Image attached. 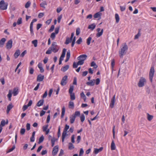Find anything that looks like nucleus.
I'll use <instances>...</instances> for the list:
<instances>
[{"label": "nucleus", "mask_w": 156, "mask_h": 156, "mask_svg": "<svg viewBox=\"0 0 156 156\" xmlns=\"http://www.w3.org/2000/svg\"><path fill=\"white\" fill-rule=\"evenodd\" d=\"M95 80L93 79L91 80L89 82H87L86 83L87 85L90 86H93L95 84Z\"/></svg>", "instance_id": "4468645a"}, {"label": "nucleus", "mask_w": 156, "mask_h": 156, "mask_svg": "<svg viewBox=\"0 0 156 156\" xmlns=\"http://www.w3.org/2000/svg\"><path fill=\"white\" fill-rule=\"evenodd\" d=\"M103 147H101L99 149L95 148L94 150V153L95 154H98L99 152L101 151L103 149Z\"/></svg>", "instance_id": "f3484780"}, {"label": "nucleus", "mask_w": 156, "mask_h": 156, "mask_svg": "<svg viewBox=\"0 0 156 156\" xmlns=\"http://www.w3.org/2000/svg\"><path fill=\"white\" fill-rule=\"evenodd\" d=\"M71 41H71L70 40V39L69 38H67L65 43L66 44H68Z\"/></svg>", "instance_id": "c03bdc74"}, {"label": "nucleus", "mask_w": 156, "mask_h": 156, "mask_svg": "<svg viewBox=\"0 0 156 156\" xmlns=\"http://www.w3.org/2000/svg\"><path fill=\"white\" fill-rule=\"evenodd\" d=\"M101 13L100 12H98L94 14V17L95 18H98L101 16Z\"/></svg>", "instance_id": "bb28decb"}, {"label": "nucleus", "mask_w": 156, "mask_h": 156, "mask_svg": "<svg viewBox=\"0 0 156 156\" xmlns=\"http://www.w3.org/2000/svg\"><path fill=\"white\" fill-rule=\"evenodd\" d=\"M5 124V120H2L1 122L0 126L2 127V126H4Z\"/></svg>", "instance_id": "e433bc0d"}, {"label": "nucleus", "mask_w": 156, "mask_h": 156, "mask_svg": "<svg viewBox=\"0 0 156 156\" xmlns=\"http://www.w3.org/2000/svg\"><path fill=\"white\" fill-rule=\"evenodd\" d=\"M47 5V3L45 2H44L40 4V6L41 7L45 9V5Z\"/></svg>", "instance_id": "4c0bfd02"}, {"label": "nucleus", "mask_w": 156, "mask_h": 156, "mask_svg": "<svg viewBox=\"0 0 156 156\" xmlns=\"http://www.w3.org/2000/svg\"><path fill=\"white\" fill-rule=\"evenodd\" d=\"M67 135V131H63V133H62V142H63L64 141V139L66 137V136Z\"/></svg>", "instance_id": "6ab92c4d"}, {"label": "nucleus", "mask_w": 156, "mask_h": 156, "mask_svg": "<svg viewBox=\"0 0 156 156\" xmlns=\"http://www.w3.org/2000/svg\"><path fill=\"white\" fill-rule=\"evenodd\" d=\"M30 1H28L27 2V3L25 5V7L26 8H28L30 7Z\"/></svg>", "instance_id": "58836bf2"}, {"label": "nucleus", "mask_w": 156, "mask_h": 156, "mask_svg": "<svg viewBox=\"0 0 156 156\" xmlns=\"http://www.w3.org/2000/svg\"><path fill=\"white\" fill-rule=\"evenodd\" d=\"M75 116H74L73 115L70 117V122L71 124L73 123L75 119Z\"/></svg>", "instance_id": "5701e85b"}, {"label": "nucleus", "mask_w": 156, "mask_h": 156, "mask_svg": "<svg viewBox=\"0 0 156 156\" xmlns=\"http://www.w3.org/2000/svg\"><path fill=\"white\" fill-rule=\"evenodd\" d=\"M69 108H74V103L72 101H70L69 102Z\"/></svg>", "instance_id": "b1692460"}, {"label": "nucleus", "mask_w": 156, "mask_h": 156, "mask_svg": "<svg viewBox=\"0 0 156 156\" xmlns=\"http://www.w3.org/2000/svg\"><path fill=\"white\" fill-rule=\"evenodd\" d=\"M115 17L116 23H118L119 21V17L118 14H116L115 15Z\"/></svg>", "instance_id": "2f4dec72"}, {"label": "nucleus", "mask_w": 156, "mask_h": 156, "mask_svg": "<svg viewBox=\"0 0 156 156\" xmlns=\"http://www.w3.org/2000/svg\"><path fill=\"white\" fill-rule=\"evenodd\" d=\"M45 113V111L43 110H42L41 111L40 113V116H42L44 115Z\"/></svg>", "instance_id": "774afa93"}, {"label": "nucleus", "mask_w": 156, "mask_h": 156, "mask_svg": "<svg viewBox=\"0 0 156 156\" xmlns=\"http://www.w3.org/2000/svg\"><path fill=\"white\" fill-rule=\"evenodd\" d=\"M60 127L59 126L58 127V138L60 137Z\"/></svg>", "instance_id": "13d9d810"}, {"label": "nucleus", "mask_w": 156, "mask_h": 156, "mask_svg": "<svg viewBox=\"0 0 156 156\" xmlns=\"http://www.w3.org/2000/svg\"><path fill=\"white\" fill-rule=\"evenodd\" d=\"M53 89L52 88L50 90H49V93H48V96L49 97H51V94H52V93L53 92Z\"/></svg>", "instance_id": "e2e57ef3"}, {"label": "nucleus", "mask_w": 156, "mask_h": 156, "mask_svg": "<svg viewBox=\"0 0 156 156\" xmlns=\"http://www.w3.org/2000/svg\"><path fill=\"white\" fill-rule=\"evenodd\" d=\"M22 23V18H19L18 20L17 21V23L18 25H20Z\"/></svg>", "instance_id": "79ce46f5"}, {"label": "nucleus", "mask_w": 156, "mask_h": 156, "mask_svg": "<svg viewBox=\"0 0 156 156\" xmlns=\"http://www.w3.org/2000/svg\"><path fill=\"white\" fill-rule=\"evenodd\" d=\"M73 115L74 116H75V117L76 116H79L80 115V112L79 111H76L74 114H73Z\"/></svg>", "instance_id": "f704fd0d"}, {"label": "nucleus", "mask_w": 156, "mask_h": 156, "mask_svg": "<svg viewBox=\"0 0 156 156\" xmlns=\"http://www.w3.org/2000/svg\"><path fill=\"white\" fill-rule=\"evenodd\" d=\"M48 125L47 124V125H45L44 126H43V131H45L46 130H47L48 129L47 128H48Z\"/></svg>", "instance_id": "864d4df0"}, {"label": "nucleus", "mask_w": 156, "mask_h": 156, "mask_svg": "<svg viewBox=\"0 0 156 156\" xmlns=\"http://www.w3.org/2000/svg\"><path fill=\"white\" fill-rule=\"evenodd\" d=\"M75 135H73L71 136V142L72 143H74L75 142Z\"/></svg>", "instance_id": "69168bd1"}, {"label": "nucleus", "mask_w": 156, "mask_h": 156, "mask_svg": "<svg viewBox=\"0 0 156 156\" xmlns=\"http://www.w3.org/2000/svg\"><path fill=\"white\" fill-rule=\"evenodd\" d=\"M82 42V38L80 37L78 40H77L76 42V43L78 44H80Z\"/></svg>", "instance_id": "a19ab883"}, {"label": "nucleus", "mask_w": 156, "mask_h": 156, "mask_svg": "<svg viewBox=\"0 0 156 156\" xmlns=\"http://www.w3.org/2000/svg\"><path fill=\"white\" fill-rule=\"evenodd\" d=\"M69 128V125H66L65 128L64 129V131L67 132L68 129Z\"/></svg>", "instance_id": "680f3d73"}, {"label": "nucleus", "mask_w": 156, "mask_h": 156, "mask_svg": "<svg viewBox=\"0 0 156 156\" xmlns=\"http://www.w3.org/2000/svg\"><path fill=\"white\" fill-rule=\"evenodd\" d=\"M13 107V106L12 103L10 104L7 106L6 110V112L7 114L9 113V111Z\"/></svg>", "instance_id": "2eb2a0df"}, {"label": "nucleus", "mask_w": 156, "mask_h": 156, "mask_svg": "<svg viewBox=\"0 0 156 156\" xmlns=\"http://www.w3.org/2000/svg\"><path fill=\"white\" fill-rule=\"evenodd\" d=\"M70 51L69 50L67 52L66 58H70Z\"/></svg>", "instance_id": "603ef678"}, {"label": "nucleus", "mask_w": 156, "mask_h": 156, "mask_svg": "<svg viewBox=\"0 0 156 156\" xmlns=\"http://www.w3.org/2000/svg\"><path fill=\"white\" fill-rule=\"evenodd\" d=\"M147 119L149 121H151L153 118V116L152 115H150L149 113H147Z\"/></svg>", "instance_id": "cd10ccee"}, {"label": "nucleus", "mask_w": 156, "mask_h": 156, "mask_svg": "<svg viewBox=\"0 0 156 156\" xmlns=\"http://www.w3.org/2000/svg\"><path fill=\"white\" fill-rule=\"evenodd\" d=\"M32 43L34 45L35 47H36L37 46V40H35L32 41Z\"/></svg>", "instance_id": "473e14b6"}, {"label": "nucleus", "mask_w": 156, "mask_h": 156, "mask_svg": "<svg viewBox=\"0 0 156 156\" xmlns=\"http://www.w3.org/2000/svg\"><path fill=\"white\" fill-rule=\"evenodd\" d=\"M115 102V98H112L109 105V107L112 108H113Z\"/></svg>", "instance_id": "f8f14e48"}, {"label": "nucleus", "mask_w": 156, "mask_h": 156, "mask_svg": "<svg viewBox=\"0 0 156 156\" xmlns=\"http://www.w3.org/2000/svg\"><path fill=\"white\" fill-rule=\"evenodd\" d=\"M6 41V39L5 38H2L0 41V47H3L5 42Z\"/></svg>", "instance_id": "dca6fc26"}, {"label": "nucleus", "mask_w": 156, "mask_h": 156, "mask_svg": "<svg viewBox=\"0 0 156 156\" xmlns=\"http://www.w3.org/2000/svg\"><path fill=\"white\" fill-rule=\"evenodd\" d=\"M59 27H56L55 28V33L56 34H58V32H59Z\"/></svg>", "instance_id": "052dcab7"}, {"label": "nucleus", "mask_w": 156, "mask_h": 156, "mask_svg": "<svg viewBox=\"0 0 156 156\" xmlns=\"http://www.w3.org/2000/svg\"><path fill=\"white\" fill-rule=\"evenodd\" d=\"M73 89H74V87L73 86H71L70 87L69 89V93H71L73 92Z\"/></svg>", "instance_id": "de8ad7c7"}, {"label": "nucleus", "mask_w": 156, "mask_h": 156, "mask_svg": "<svg viewBox=\"0 0 156 156\" xmlns=\"http://www.w3.org/2000/svg\"><path fill=\"white\" fill-rule=\"evenodd\" d=\"M87 57V56L85 54H83L80 55L77 57V59L79 60L78 61V65H82L84 62V61L85 60Z\"/></svg>", "instance_id": "20e7f679"}, {"label": "nucleus", "mask_w": 156, "mask_h": 156, "mask_svg": "<svg viewBox=\"0 0 156 156\" xmlns=\"http://www.w3.org/2000/svg\"><path fill=\"white\" fill-rule=\"evenodd\" d=\"M154 73V67L153 66H152L151 68L149 74L150 80L151 82H152L153 81V78Z\"/></svg>", "instance_id": "423d86ee"}, {"label": "nucleus", "mask_w": 156, "mask_h": 156, "mask_svg": "<svg viewBox=\"0 0 156 156\" xmlns=\"http://www.w3.org/2000/svg\"><path fill=\"white\" fill-rule=\"evenodd\" d=\"M96 27V25L95 23H93L89 25L88 27L89 29H90L91 30H93Z\"/></svg>", "instance_id": "a211bd4d"}, {"label": "nucleus", "mask_w": 156, "mask_h": 156, "mask_svg": "<svg viewBox=\"0 0 156 156\" xmlns=\"http://www.w3.org/2000/svg\"><path fill=\"white\" fill-rule=\"evenodd\" d=\"M65 107H63L62 109V114H61V117L62 118H63L64 116L65 113Z\"/></svg>", "instance_id": "7c9ffc66"}, {"label": "nucleus", "mask_w": 156, "mask_h": 156, "mask_svg": "<svg viewBox=\"0 0 156 156\" xmlns=\"http://www.w3.org/2000/svg\"><path fill=\"white\" fill-rule=\"evenodd\" d=\"M91 39L92 38L90 37H89L87 38V44L88 45H90Z\"/></svg>", "instance_id": "a18cd8bd"}, {"label": "nucleus", "mask_w": 156, "mask_h": 156, "mask_svg": "<svg viewBox=\"0 0 156 156\" xmlns=\"http://www.w3.org/2000/svg\"><path fill=\"white\" fill-rule=\"evenodd\" d=\"M66 48H64L63 50L62 54L61 55V57H63V58L65 57L66 55Z\"/></svg>", "instance_id": "c756f323"}, {"label": "nucleus", "mask_w": 156, "mask_h": 156, "mask_svg": "<svg viewBox=\"0 0 156 156\" xmlns=\"http://www.w3.org/2000/svg\"><path fill=\"white\" fill-rule=\"evenodd\" d=\"M122 48L119 51V56L121 58H122L123 55L126 54V51L128 49V47L126 43L122 44Z\"/></svg>", "instance_id": "f03ea898"}, {"label": "nucleus", "mask_w": 156, "mask_h": 156, "mask_svg": "<svg viewBox=\"0 0 156 156\" xmlns=\"http://www.w3.org/2000/svg\"><path fill=\"white\" fill-rule=\"evenodd\" d=\"M44 78V76L41 74H39L37 76V81L41 82L43 81Z\"/></svg>", "instance_id": "ddd939ff"}, {"label": "nucleus", "mask_w": 156, "mask_h": 156, "mask_svg": "<svg viewBox=\"0 0 156 156\" xmlns=\"http://www.w3.org/2000/svg\"><path fill=\"white\" fill-rule=\"evenodd\" d=\"M69 150H72L74 148L73 145L71 143H69Z\"/></svg>", "instance_id": "72a5a7b5"}, {"label": "nucleus", "mask_w": 156, "mask_h": 156, "mask_svg": "<svg viewBox=\"0 0 156 156\" xmlns=\"http://www.w3.org/2000/svg\"><path fill=\"white\" fill-rule=\"evenodd\" d=\"M28 106H27V105H24L22 108V109L23 111H25L28 108Z\"/></svg>", "instance_id": "338daca9"}, {"label": "nucleus", "mask_w": 156, "mask_h": 156, "mask_svg": "<svg viewBox=\"0 0 156 156\" xmlns=\"http://www.w3.org/2000/svg\"><path fill=\"white\" fill-rule=\"evenodd\" d=\"M44 103L43 100H41L39 101L37 103V104L36 105L38 107H40L43 105Z\"/></svg>", "instance_id": "412c9836"}, {"label": "nucleus", "mask_w": 156, "mask_h": 156, "mask_svg": "<svg viewBox=\"0 0 156 156\" xmlns=\"http://www.w3.org/2000/svg\"><path fill=\"white\" fill-rule=\"evenodd\" d=\"M19 93L18 89L17 87H15L13 90H9V93L7 95L8 98H11L12 94H13V96L16 95Z\"/></svg>", "instance_id": "7ed1b4c3"}, {"label": "nucleus", "mask_w": 156, "mask_h": 156, "mask_svg": "<svg viewBox=\"0 0 156 156\" xmlns=\"http://www.w3.org/2000/svg\"><path fill=\"white\" fill-rule=\"evenodd\" d=\"M69 66L68 65H66L65 66L62 67L61 69V70L63 72L66 71L67 69H69Z\"/></svg>", "instance_id": "4be33fe9"}, {"label": "nucleus", "mask_w": 156, "mask_h": 156, "mask_svg": "<svg viewBox=\"0 0 156 156\" xmlns=\"http://www.w3.org/2000/svg\"><path fill=\"white\" fill-rule=\"evenodd\" d=\"M57 140V139H56L55 137H53L51 139V142L52 147H53L55 145V142Z\"/></svg>", "instance_id": "393cba45"}, {"label": "nucleus", "mask_w": 156, "mask_h": 156, "mask_svg": "<svg viewBox=\"0 0 156 156\" xmlns=\"http://www.w3.org/2000/svg\"><path fill=\"white\" fill-rule=\"evenodd\" d=\"M97 30L98 32V33L96 34V37H98L102 35L103 32V29H102L101 31L100 32L99 31L101 30V29L98 28L97 29Z\"/></svg>", "instance_id": "9b49d317"}, {"label": "nucleus", "mask_w": 156, "mask_h": 156, "mask_svg": "<svg viewBox=\"0 0 156 156\" xmlns=\"http://www.w3.org/2000/svg\"><path fill=\"white\" fill-rule=\"evenodd\" d=\"M55 34H56L54 32H53L51 34L50 37L51 38H52V40L54 39L55 36Z\"/></svg>", "instance_id": "09e8293b"}, {"label": "nucleus", "mask_w": 156, "mask_h": 156, "mask_svg": "<svg viewBox=\"0 0 156 156\" xmlns=\"http://www.w3.org/2000/svg\"><path fill=\"white\" fill-rule=\"evenodd\" d=\"M83 153L84 151L83 148L80 149L79 156H81L83 154Z\"/></svg>", "instance_id": "4d7b16f0"}, {"label": "nucleus", "mask_w": 156, "mask_h": 156, "mask_svg": "<svg viewBox=\"0 0 156 156\" xmlns=\"http://www.w3.org/2000/svg\"><path fill=\"white\" fill-rule=\"evenodd\" d=\"M80 120L82 122H83L85 120V117L83 114H82L80 117Z\"/></svg>", "instance_id": "c9c22d12"}, {"label": "nucleus", "mask_w": 156, "mask_h": 156, "mask_svg": "<svg viewBox=\"0 0 156 156\" xmlns=\"http://www.w3.org/2000/svg\"><path fill=\"white\" fill-rule=\"evenodd\" d=\"M8 3H5L3 0L0 2V9L2 10H5L7 8Z\"/></svg>", "instance_id": "39448f33"}, {"label": "nucleus", "mask_w": 156, "mask_h": 156, "mask_svg": "<svg viewBox=\"0 0 156 156\" xmlns=\"http://www.w3.org/2000/svg\"><path fill=\"white\" fill-rule=\"evenodd\" d=\"M80 33V30L79 28H77L76 30V35H78Z\"/></svg>", "instance_id": "3c124183"}, {"label": "nucleus", "mask_w": 156, "mask_h": 156, "mask_svg": "<svg viewBox=\"0 0 156 156\" xmlns=\"http://www.w3.org/2000/svg\"><path fill=\"white\" fill-rule=\"evenodd\" d=\"M146 82V80L143 77H141L139 81L138 84L139 87H142L144 86V83Z\"/></svg>", "instance_id": "0eeeda50"}, {"label": "nucleus", "mask_w": 156, "mask_h": 156, "mask_svg": "<svg viewBox=\"0 0 156 156\" xmlns=\"http://www.w3.org/2000/svg\"><path fill=\"white\" fill-rule=\"evenodd\" d=\"M58 145H56L55 146L53 149L52 154L53 155H56L58 151Z\"/></svg>", "instance_id": "9d476101"}, {"label": "nucleus", "mask_w": 156, "mask_h": 156, "mask_svg": "<svg viewBox=\"0 0 156 156\" xmlns=\"http://www.w3.org/2000/svg\"><path fill=\"white\" fill-rule=\"evenodd\" d=\"M115 64V61L114 59L112 60L111 62V66L112 69H113Z\"/></svg>", "instance_id": "5fc2aeb1"}, {"label": "nucleus", "mask_w": 156, "mask_h": 156, "mask_svg": "<svg viewBox=\"0 0 156 156\" xmlns=\"http://www.w3.org/2000/svg\"><path fill=\"white\" fill-rule=\"evenodd\" d=\"M78 62L76 63L75 62H74L73 64V68H77L78 65H78Z\"/></svg>", "instance_id": "ea45409f"}, {"label": "nucleus", "mask_w": 156, "mask_h": 156, "mask_svg": "<svg viewBox=\"0 0 156 156\" xmlns=\"http://www.w3.org/2000/svg\"><path fill=\"white\" fill-rule=\"evenodd\" d=\"M59 49V48L56 44V43L55 42H52L51 45L48 50L46 51V54H50L53 51L54 53L57 52Z\"/></svg>", "instance_id": "f257e3e1"}, {"label": "nucleus", "mask_w": 156, "mask_h": 156, "mask_svg": "<svg viewBox=\"0 0 156 156\" xmlns=\"http://www.w3.org/2000/svg\"><path fill=\"white\" fill-rule=\"evenodd\" d=\"M16 147L15 145H13L11 148L9 149L8 151V152H9L12 151Z\"/></svg>", "instance_id": "8fccbe9b"}, {"label": "nucleus", "mask_w": 156, "mask_h": 156, "mask_svg": "<svg viewBox=\"0 0 156 156\" xmlns=\"http://www.w3.org/2000/svg\"><path fill=\"white\" fill-rule=\"evenodd\" d=\"M12 39L9 40L6 43V47L8 49H11L12 46Z\"/></svg>", "instance_id": "6e6552de"}, {"label": "nucleus", "mask_w": 156, "mask_h": 156, "mask_svg": "<svg viewBox=\"0 0 156 156\" xmlns=\"http://www.w3.org/2000/svg\"><path fill=\"white\" fill-rule=\"evenodd\" d=\"M20 54V50H17L14 54V56L15 58H17L19 55Z\"/></svg>", "instance_id": "aec40b11"}, {"label": "nucleus", "mask_w": 156, "mask_h": 156, "mask_svg": "<svg viewBox=\"0 0 156 156\" xmlns=\"http://www.w3.org/2000/svg\"><path fill=\"white\" fill-rule=\"evenodd\" d=\"M30 124L29 123H27L26 125L27 130L28 131L30 129Z\"/></svg>", "instance_id": "bf43d9fd"}, {"label": "nucleus", "mask_w": 156, "mask_h": 156, "mask_svg": "<svg viewBox=\"0 0 156 156\" xmlns=\"http://www.w3.org/2000/svg\"><path fill=\"white\" fill-rule=\"evenodd\" d=\"M54 28H55L54 26V25H52L51 26L49 30V32H51L53 30H54Z\"/></svg>", "instance_id": "0e129e2a"}, {"label": "nucleus", "mask_w": 156, "mask_h": 156, "mask_svg": "<svg viewBox=\"0 0 156 156\" xmlns=\"http://www.w3.org/2000/svg\"><path fill=\"white\" fill-rule=\"evenodd\" d=\"M44 139V136L43 135H42L39 139L38 143L39 144H40L41 143H42Z\"/></svg>", "instance_id": "c85d7f7f"}, {"label": "nucleus", "mask_w": 156, "mask_h": 156, "mask_svg": "<svg viewBox=\"0 0 156 156\" xmlns=\"http://www.w3.org/2000/svg\"><path fill=\"white\" fill-rule=\"evenodd\" d=\"M25 132V129L24 128H22L21 129L20 133L21 135H23L24 134Z\"/></svg>", "instance_id": "37998d69"}, {"label": "nucleus", "mask_w": 156, "mask_h": 156, "mask_svg": "<svg viewBox=\"0 0 156 156\" xmlns=\"http://www.w3.org/2000/svg\"><path fill=\"white\" fill-rule=\"evenodd\" d=\"M47 153V151L46 150H43L41 152V154L42 155H44L46 154Z\"/></svg>", "instance_id": "6e6d98bb"}, {"label": "nucleus", "mask_w": 156, "mask_h": 156, "mask_svg": "<svg viewBox=\"0 0 156 156\" xmlns=\"http://www.w3.org/2000/svg\"><path fill=\"white\" fill-rule=\"evenodd\" d=\"M115 149V144L113 140H112L111 144V149L112 150H114Z\"/></svg>", "instance_id": "a878e982"}, {"label": "nucleus", "mask_w": 156, "mask_h": 156, "mask_svg": "<svg viewBox=\"0 0 156 156\" xmlns=\"http://www.w3.org/2000/svg\"><path fill=\"white\" fill-rule=\"evenodd\" d=\"M67 76H65L63 78H62L61 82V84L62 86H64L67 83Z\"/></svg>", "instance_id": "1a4fd4ad"}, {"label": "nucleus", "mask_w": 156, "mask_h": 156, "mask_svg": "<svg viewBox=\"0 0 156 156\" xmlns=\"http://www.w3.org/2000/svg\"><path fill=\"white\" fill-rule=\"evenodd\" d=\"M44 13L43 12L40 13L38 15V17L39 18H41L44 16Z\"/></svg>", "instance_id": "49530a36"}]
</instances>
